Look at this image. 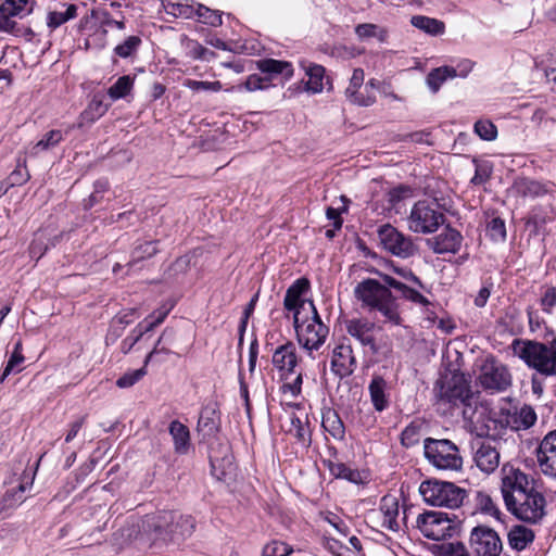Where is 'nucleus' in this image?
Returning a JSON list of instances; mask_svg holds the SVG:
<instances>
[{"mask_svg":"<svg viewBox=\"0 0 556 556\" xmlns=\"http://www.w3.org/2000/svg\"><path fill=\"white\" fill-rule=\"evenodd\" d=\"M381 278L383 283L372 278L358 282L354 288V296L362 303L363 307L379 312L392 325L400 326L402 317L399 312L396 298L393 296L390 288L399 291L402 298L415 304L422 306L430 304L429 300L419 291L406 286L394 277L381 275Z\"/></svg>","mask_w":556,"mask_h":556,"instance_id":"f257e3e1","label":"nucleus"},{"mask_svg":"<svg viewBox=\"0 0 556 556\" xmlns=\"http://www.w3.org/2000/svg\"><path fill=\"white\" fill-rule=\"evenodd\" d=\"M194 530L192 516L176 510H161L144 516L138 525L122 528L121 535L129 541L141 534L154 542L180 543L190 538Z\"/></svg>","mask_w":556,"mask_h":556,"instance_id":"f03ea898","label":"nucleus"},{"mask_svg":"<svg viewBox=\"0 0 556 556\" xmlns=\"http://www.w3.org/2000/svg\"><path fill=\"white\" fill-rule=\"evenodd\" d=\"M507 509L518 519L538 523L545 515V497L536 489H501Z\"/></svg>","mask_w":556,"mask_h":556,"instance_id":"7ed1b4c3","label":"nucleus"},{"mask_svg":"<svg viewBox=\"0 0 556 556\" xmlns=\"http://www.w3.org/2000/svg\"><path fill=\"white\" fill-rule=\"evenodd\" d=\"M511 350L514 355L540 375L556 376V350L543 345L540 341L528 339H515Z\"/></svg>","mask_w":556,"mask_h":556,"instance_id":"20e7f679","label":"nucleus"},{"mask_svg":"<svg viewBox=\"0 0 556 556\" xmlns=\"http://www.w3.org/2000/svg\"><path fill=\"white\" fill-rule=\"evenodd\" d=\"M463 521L454 514L426 510L416 518V528L428 540L445 541L460 535Z\"/></svg>","mask_w":556,"mask_h":556,"instance_id":"39448f33","label":"nucleus"},{"mask_svg":"<svg viewBox=\"0 0 556 556\" xmlns=\"http://www.w3.org/2000/svg\"><path fill=\"white\" fill-rule=\"evenodd\" d=\"M312 316L302 318L300 312L293 314V326L296 332V339L308 352L317 351L326 342L329 334V328L326 326L315 307L313 301H308Z\"/></svg>","mask_w":556,"mask_h":556,"instance_id":"423d86ee","label":"nucleus"},{"mask_svg":"<svg viewBox=\"0 0 556 556\" xmlns=\"http://www.w3.org/2000/svg\"><path fill=\"white\" fill-rule=\"evenodd\" d=\"M438 400L441 404H448L450 407H463V415L465 418L469 416L472 410L473 394L470 390L469 381L463 372H453L441 381Z\"/></svg>","mask_w":556,"mask_h":556,"instance_id":"0eeeda50","label":"nucleus"},{"mask_svg":"<svg viewBox=\"0 0 556 556\" xmlns=\"http://www.w3.org/2000/svg\"><path fill=\"white\" fill-rule=\"evenodd\" d=\"M426 459L437 469L458 471L463 467V457L458 446L447 439L426 438L424 440Z\"/></svg>","mask_w":556,"mask_h":556,"instance_id":"6e6552de","label":"nucleus"},{"mask_svg":"<svg viewBox=\"0 0 556 556\" xmlns=\"http://www.w3.org/2000/svg\"><path fill=\"white\" fill-rule=\"evenodd\" d=\"M445 222V215L438 205L426 200L418 201L410 210L408 229L416 233H433Z\"/></svg>","mask_w":556,"mask_h":556,"instance_id":"1a4fd4ad","label":"nucleus"},{"mask_svg":"<svg viewBox=\"0 0 556 556\" xmlns=\"http://www.w3.org/2000/svg\"><path fill=\"white\" fill-rule=\"evenodd\" d=\"M468 543L475 556H500L503 551L497 532L483 525L472 528Z\"/></svg>","mask_w":556,"mask_h":556,"instance_id":"9d476101","label":"nucleus"},{"mask_svg":"<svg viewBox=\"0 0 556 556\" xmlns=\"http://www.w3.org/2000/svg\"><path fill=\"white\" fill-rule=\"evenodd\" d=\"M378 237L382 247L391 254L408 258L414 256L418 248L410 237L400 232L390 224L382 225L378 230Z\"/></svg>","mask_w":556,"mask_h":556,"instance_id":"9b49d317","label":"nucleus"},{"mask_svg":"<svg viewBox=\"0 0 556 556\" xmlns=\"http://www.w3.org/2000/svg\"><path fill=\"white\" fill-rule=\"evenodd\" d=\"M479 382L485 390L501 392L510 386L511 376L505 365L486 358L480 368Z\"/></svg>","mask_w":556,"mask_h":556,"instance_id":"f8f14e48","label":"nucleus"},{"mask_svg":"<svg viewBox=\"0 0 556 556\" xmlns=\"http://www.w3.org/2000/svg\"><path fill=\"white\" fill-rule=\"evenodd\" d=\"M404 497L403 489H400L399 494L389 493L384 495L379 505V511L382 516L380 527L384 530L399 532L402 526H406V506L403 505V518L400 520V500Z\"/></svg>","mask_w":556,"mask_h":556,"instance_id":"ddd939ff","label":"nucleus"},{"mask_svg":"<svg viewBox=\"0 0 556 556\" xmlns=\"http://www.w3.org/2000/svg\"><path fill=\"white\" fill-rule=\"evenodd\" d=\"M424 501L431 506L458 508L467 496L466 489H418Z\"/></svg>","mask_w":556,"mask_h":556,"instance_id":"4468645a","label":"nucleus"},{"mask_svg":"<svg viewBox=\"0 0 556 556\" xmlns=\"http://www.w3.org/2000/svg\"><path fill=\"white\" fill-rule=\"evenodd\" d=\"M331 371L339 378L350 377L356 369L357 362L348 339L337 344L331 356Z\"/></svg>","mask_w":556,"mask_h":556,"instance_id":"2eb2a0df","label":"nucleus"},{"mask_svg":"<svg viewBox=\"0 0 556 556\" xmlns=\"http://www.w3.org/2000/svg\"><path fill=\"white\" fill-rule=\"evenodd\" d=\"M462 241V233L447 225L440 235L428 239L427 244L437 254H456L460 250Z\"/></svg>","mask_w":556,"mask_h":556,"instance_id":"dca6fc26","label":"nucleus"},{"mask_svg":"<svg viewBox=\"0 0 556 556\" xmlns=\"http://www.w3.org/2000/svg\"><path fill=\"white\" fill-rule=\"evenodd\" d=\"M538 462L544 475L556 479V430L548 432L541 441Z\"/></svg>","mask_w":556,"mask_h":556,"instance_id":"f3484780","label":"nucleus"},{"mask_svg":"<svg viewBox=\"0 0 556 556\" xmlns=\"http://www.w3.org/2000/svg\"><path fill=\"white\" fill-rule=\"evenodd\" d=\"M374 329L375 324L364 318H354L346 323L348 333L362 345L369 346L372 353H377L378 348L372 336Z\"/></svg>","mask_w":556,"mask_h":556,"instance_id":"a211bd4d","label":"nucleus"},{"mask_svg":"<svg viewBox=\"0 0 556 556\" xmlns=\"http://www.w3.org/2000/svg\"><path fill=\"white\" fill-rule=\"evenodd\" d=\"M309 281L307 278H299L296 279L286 291L283 306L288 311H292L293 314L295 312H300L302 314V309H304L305 304H308L309 300H304L302 296L308 291Z\"/></svg>","mask_w":556,"mask_h":556,"instance_id":"6ab92c4d","label":"nucleus"},{"mask_svg":"<svg viewBox=\"0 0 556 556\" xmlns=\"http://www.w3.org/2000/svg\"><path fill=\"white\" fill-rule=\"evenodd\" d=\"M365 73L363 68H355L352 77L350 78L349 86L344 94L348 101L358 106H370L374 104V98L368 94H363L361 88L364 85Z\"/></svg>","mask_w":556,"mask_h":556,"instance_id":"aec40b11","label":"nucleus"},{"mask_svg":"<svg viewBox=\"0 0 556 556\" xmlns=\"http://www.w3.org/2000/svg\"><path fill=\"white\" fill-rule=\"evenodd\" d=\"M273 365L280 372L293 374L298 365L296 348L293 342L278 346L273 354Z\"/></svg>","mask_w":556,"mask_h":556,"instance_id":"412c9836","label":"nucleus"},{"mask_svg":"<svg viewBox=\"0 0 556 556\" xmlns=\"http://www.w3.org/2000/svg\"><path fill=\"white\" fill-rule=\"evenodd\" d=\"M477 444L473 457L477 467L485 473L494 471L500 464V453L496 447L492 446L489 441L478 442Z\"/></svg>","mask_w":556,"mask_h":556,"instance_id":"4be33fe9","label":"nucleus"},{"mask_svg":"<svg viewBox=\"0 0 556 556\" xmlns=\"http://www.w3.org/2000/svg\"><path fill=\"white\" fill-rule=\"evenodd\" d=\"M256 68L264 74V77H270V81L278 75H281L285 80H289L294 72L290 62L275 59L258 60Z\"/></svg>","mask_w":556,"mask_h":556,"instance_id":"5701e85b","label":"nucleus"},{"mask_svg":"<svg viewBox=\"0 0 556 556\" xmlns=\"http://www.w3.org/2000/svg\"><path fill=\"white\" fill-rule=\"evenodd\" d=\"M388 382L379 375H374L368 386L370 401L377 412H383L389 407L390 401L387 394Z\"/></svg>","mask_w":556,"mask_h":556,"instance_id":"b1692460","label":"nucleus"},{"mask_svg":"<svg viewBox=\"0 0 556 556\" xmlns=\"http://www.w3.org/2000/svg\"><path fill=\"white\" fill-rule=\"evenodd\" d=\"M219 428V415L215 404L204 406L200 413L198 420V431L203 437L214 435Z\"/></svg>","mask_w":556,"mask_h":556,"instance_id":"393cba45","label":"nucleus"},{"mask_svg":"<svg viewBox=\"0 0 556 556\" xmlns=\"http://www.w3.org/2000/svg\"><path fill=\"white\" fill-rule=\"evenodd\" d=\"M109 109L103 102V96L94 94L87 108L80 113L77 128H83L86 124H92L102 117Z\"/></svg>","mask_w":556,"mask_h":556,"instance_id":"a878e982","label":"nucleus"},{"mask_svg":"<svg viewBox=\"0 0 556 556\" xmlns=\"http://www.w3.org/2000/svg\"><path fill=\"white\" fill-rule=\"evenodd\" d=\"M169 434L174 442V451L179 455H185L190 448V431L187 426L179 420H173L168 427Z\"/></svg>","mask_w":556,"mask_h":556,"instance_id":"bb28decb","label":"nucleus"},{"mask_svg":"<svg viewBox=\"0 0 556 556\" xmlns=\"http://www.w3.org/2000/svg\"><path fill=\"white\" fill-rule=\"evenodd\" d=\"M513 190L522 198H539L548 192L547 186L530 178L516 179Z\"/></svg>","mask_w":556,"mask_h":556,"instance_id":"cd10ccee","label":"nucleus"},{"mask_svg":"<svg viewBox=\"0 0 556 556\" xmlns=\"http://www.w3.org/2000/svg\"><path fill=\"white\" fill-rule=\"evenodd\" d=\"M211 468L212 475L217 479V481L226 484H230L232 482L236 467L232 463L231 456L225 455L220 459L211 457Z\"/></svg>","mask_w":556,"mask_h":556,"instance_id":"c85d7f7f","label":"nucleus"},{"mask_svg":"<svg viewBox=\"0 0 556 556\" xmlns=\"http://www.w3.org/2000/svg\"><path fill=\"white\" fill-rule=\"evenodd\" d=\"M180 45L187 58L192 60H210L215 58L216 53L203 47L199 41L189 38L187 35H181Z\"/></svg>","mask_w":556,"mask_h":556,"instance_id":"c756f323","label":"nucleus"},{"mask_svg":"<svg viewBox=\"0 0 556 556\" xmlns=\"http://www.w3.org/2000/svg\"><path fill=\"white\" fill-rule=\"evenodd\" d=\"M159 240L137 241L127 266L134 267L137 263L153 257L159 252Z\"/></svg>","mask_w":556,"mask_h":556,"instance_id":"7c9ffc66","label":"nucleus"},{"mask_svg":"<svg viewBox=\"0 0 556 556\" xmlns=\"http://www.w3.org/2000/svg\"><path fill=\"white\" fill-rule=\"evenodd\" d=\"M329 470L336 478L344 479L355 484L366 483L367 472L352 469L343 463H330Z\"/></svg>","mask_w":556,"mask_h":556,"instance_id":"2f4dec72","label":"nucleus"},{"mask_svg":"<svg viewBox=\"0 0 556 556\" xmlns=\"http://www.w3.org/2000/svg\"><path fill=\"white\" fill-rule=\"evenodd\" d=\"M534 540V532L521 525L514 526L508 532V544L513 549L523 551Z\"/></svg>","mask_w":556,"mask_h":556,"instance_id":"473e14b6","label":"nucleus"},{"mask_svg":"<svg viewBox=\"0 0 556 556\" xmlns=\"http://www.w3.org/2000/svg\"><path fill=\"white\" fill-rule=\"evenodd\" d=\"M501 486L505 488H521L528 486L529 484L528 476L510 464L503 465L501 469Z\"/></svg>","mask_w":556,"mask_h":556,"instance_id":"72a5a7b5","label":"nucleus"},{"mask_svg":"<svg viewBox=\"0 0 556 556\" xmlns=\"http://www.w3.org/2000/svg\"><path fill=\"white\" fill-rule=\"evenodd\" d=\"M321 426L324 427V429L327 432H329V434L332 438H334L337 440H342L344 438V434H345L344 424H343L342 419L340 418L339 414L337 413V410L328 408L323 414Z\"/></svg>","mask_w":556,"mask_h":556,"instance_id":"f704fd0d","label":"nucleus"},{"mask_svg":"<svg viewBox=\"0 0 556 556\" xmlns=\"http://www.w3.org/2000/svg\"><path fill=\"white\" fill-rule=\"evenodd\" d=\"M301 64L305 74L308 76L306 89L313 93L321 92L324 88L323 79L325 76V67L315 63L305 65V63L302 62Z\"/></svg>","mask_w":556,"mask_h":556,"instance_id":"c9c22d12","label":"nucleus"},{"mask_svg":"<svg viewBox=\"0 0 556 556\" xmlns=\"http://www.w3.org/2000/svg\"><path fill=\"white\" fill-rule=\"evenodd\" d=\"M457 76V71L452 66H441L432 70L426 78L429 89L435 93L439 91L442 84L448 79Z\"/></svg>","mask_w":556,"mask_h":556,"instance_id":"e433bc0d","label":"nucleus"},{"mask_svg":"<svg viewBox=\"0 0 556 556\" xmlns=\"http://www.w3.org/2000/svg\"><path fill=\"white\" fill-rule=\"evenodd\" d=\"M410 23L414 27L431 36L442 35L445 30V25L442 21L424 15H414L410 18Z\"/></svg>","mask_w":556,"mask_h":556,"instance_id":"4c0bfd02","label":"nucleus"},{"mask_svg":"<svg viewBox=\"0 0 556 556\" xmlns=\"http://www.w3.org/2000/svg\"><path fill=\"white\" fill-rule=\"evenodd\" d=\"M355 34L359 40L369 38H378L380 42H384L388 38V31L376 24L363 23L355 26Z\"/></svg>","mask_w":556,"mask_h":556,"instance_id":"58836bf2","label":"nucleus"},{"mask_svg":"<svg viewBox=\"0 0 556 556\" xmlns=\"http://www.w3.org/2000/svg\"><path fill=\"white\" fill-rule=\"evenodd\" d=\"M35 4L34 0H5L0 5V12H5L11 15L28 14L33 11Z\"/></svg>","mask_w":556,"mask_h":556,"instance_id":"ea45409f","label":"nucleus"},{"mask_svg":"<svg viewBox=\"0 0 556 556\" xmlns=\"http://www.w3.org/2000/svg\"><path fill=\"white\" fill-rule=\"evenodd\" d=\"M77 7L75 4H67L64 12L52 11L48 13L47 25L51 29H55L66 23L67 21L76 17Z\"/></svg>","mask_w":556,"mask_h":556,"instance_id":"a19ab883","label":"nucleus"},{"mask_svg":"<svg viewBox=\"0 0 556 556\" xmlns=\"http://www.w3.org/2000/svg\"><path fill=\"white\" fill-rule=\"evenodd\" d=\"M134 78L129 75L121 76L109 89L108 94L112 100L125 98L132 89Z\"/></svg>","mask_w":556,"mask_h":556,"instance_id":"79ce46f5","label":"nucleus"},{"mask_svg":"<svg viewBox=\"0 0 556 556\" xmlns=\"http://www.w3.org/2000/svg\"><path fill=\"white\" fill-rule=\"evenodd\" d=\"M25 489H11L8 490L0 498V515L8 509L14 508L24 502Z\"/></svg>","mask_w":556,"mask_h":556,"instance_id":"37998d69","label":"nucleus"},{"mask_svg":"<svg viewBox=\"0 0 556 556\" xmlns=\"http://www.w3.org/2000/svg\"><path fill=\"white\" fill-rule=\"evenodd\" d=\"M421 439V424L410 422L401 433V442L406 447L415 446Z\"/></svg>","mask_w":556,"mask_h":556,"instance_id":"c03bdc74","label":"nucleus"},{"mask_svg":"<svg viewBox=\"0 0 556 556\" xmlns=\"http://www.w3.org/2000/svg\"><path fill=\"white\" fill-rule=\"evenodd\" d=\"M63 140V132L60 129L48 131L34 147L36 152L47 151L56 147Z\"/></svg>","mask_w":556,"mask_h":556,"instance_id":"a18cd8bd","label":"nucleus"},{"mask_svg":"<svg viewBox=\"0 0 556 556\" xmlns=\"http://www.w3.org/2000/svg\"><path fill=\"white\" fill-rule=\"evenodd\" d=\"M291 432L293 435L304 445H308L311 443V430L308 427L307 420L304 422L298 416L292 417L291 419Z\"/></svg>","mask_w":556,"mask_h":556,"instance_id":"49530a36","label":"nucleus"},{"mask_svg":"<svg viewBox=\"0 0 556 556\" xmlns=\"http://www.w3.org/2000/svg\"><path fill=\"white\" fill-rule=\"evenodd\" d=\"M173 339L174 331L169 328H165L156 341L153 350L147 355L144 359V366H147L160 353L169 354V350L163 346L162 343H172Z\"/></svg>","mask_w":556,"mask_h":556,"instance_id":"de8ad7c7","label":"nucleus"},{"mask_svg":"<svg viewBox=\"0 0 556 556\" xmlns=\"http://www.w3.org/2000/svg\"><path fill=\"white\" fill-rule=\"evenodd\" d=\"M476 502L477 508L480 511L488 514L496 519H500L501 511L497 508V506L493 503L489 494L484 493L483 491L477 492Z\"/></svg>","mask_w":556,"mask_h":556,"instance_id":"09e8293b","label":"nucleus"},{"mask_svg":"<svg viewBox=\"0 0 556 556\" xmlns=\"http://www.w3.org/2000/svg\"><path fill=\"white\" fill-rule=\"evenodd\" d=\"M270 77H264L257 74H252L248 76L247 80L243 85H239L236 88L238 90L245 89L247 91H256V90H265L269 88Z\"/></svg>","mask_w":556,"mask_h":556,"instance_id":"8fccbe9b","label":"nucleus"},{"mask_svg":"<svg viewBox=\"0 0 556 556\" xmlns=\"http://www.w3.org/2000/svg\"><path fill=\"white\" fill-rule=\"evenodd\" d=\"M141 38L138 36H129L124 42L114 48V52L119 58L126 59L131 56L140 47Z\"/></svg>","mask_w":556,"mask_h":556,"instance_id":"3c124183","label":"nucleus"},{"mask_svg":"<svg viewBox=\"0 0 556 556\" xmlns=\"http://www.w3.org/2000/svg\"><path fill=\"white\" fill-rule=\"evenodd\" d=\"M475 132L485 141H493L497 137L496 126L488 119H480L475 123Z\"/></svg>","mask_w":556,"mask_h":556,"instance_id":"603ef678","label":"nucleus"},{"mask_svg":"<svg viewBox=\"0 0 556 556\" xmlns=\"http://www.w3.org/2000/svg\"><path fill=\"white\" fill-rule=\"evenodd\" d=\"M440 556H472L467 546L460 542H448L439 545Z\"/></svg>","mask_w":556,"mask_h":556,"instance_id":"864d4df0","label":"nucleus"},{"mask_svg":"<svg viewBox=\"0 0 556 556\" xmlns=\"http://www.w3.org/2000/svg\"><path fill=\"white\" fill-rule=\"evenodd\" d=\"M536 421V413L535 410L529 406L523 405L519 412L516 414L515 422L517 424V428L528 429L532 427Z\"/></svg>","mask_w":556,"mask_h":556,"instance_id":"5fc2aeb1","label":"nucleus"},{"mask_svg":"<svg viewBox=\"0 0 556 556\" xmlns=\"http://www.w3.org/2000/svg\"><path fill=\"white\" fill-rule=\"evenodd\" d=\"M197 16L200 22L214 27L223 24L222 15L217 11H213L203 4H198Z\"/></svg>","mask_w":556,"mask_h":556,"instance_id":"6e6d98bb","label":"nucleus"},{"mask_svg":"<svg viewBox=\"0 0 556 556\" xmlns=\"http://www.w3.org/2000/svg\"><path fill=\"white\" fill-rule=\"evenodd\" d=\"M185 86L192 91H212L218 92L222 90V83L218 80L215 81H202V80H193L187 79L185 81Z\"/></svg>","mask_w":556,"mask_h":556,"instance_id":"4d7b16f0","label":"nucleus"},{"mask_svg":"<svg viewBox=\"0 0 556 556\" xmlns=\"http://www.w3.org/2000/svg\"><path fill=\"white\" fill-rule=\"evenodd\" d=\"M486 230L491 239L495 241H504L506 239L505 222L501 217L492 218L486 226Z\"/></svg>","mask_w":556,"mask_h":556,"instance_id":"13d9d810","label":"nucleus"},{"mask_svg":"<svg viewBox=\"0 0 556 556\" xmlns=\"http://www.w3.org/2000/svg\"><path fill=\"white\" fill-rule=\"evenodd\" d=\"M146 374L147 370L146 366L143 365V367L132 370L130 372H126L122 377H119L116 381V386L122 389L130 388L140 379H142Z\"/></svg>","mask_w":556,"mask_h":556,"instance_id":"bf43d9fd","label":"nucleus"},{"mask_svg":"<svg viewBox=\"0 0 556 556\" xmlns=\"http://www.w3.org/2000/svg\"><path fill=\"white\" fill-rule=\"evenodd\" d=\"M30 178V175L26 168L25 165H17V167L10 174L7 186L4 188H8V190L14 186H21L28 181Z\"/></svg>","mask_w":556,"mask_h":556,"instance_id":"052dcab7","label":"nucleus"},{"mask_svg":"<svg viewBox=\"0 0 556 556\" xmlns=\"http://www.w3.org/2000/svg\"><path fill=\"white\" fill-rule=\"evenodd\" d=\"M292 552L286 543L271 541L263 548V556H288Z\"/></svg>","mask_w":556,"mask_h":556,"instance_id":"680f3d73","label":"nucleus"},{"mask_svg":"<svg viewBox=\"0 0 556 556\" xmlns=\"http://www.w3.org/2000/svg\"><path fill=\"white\" fill-rule=\"evenodd\" d=\"M24 355L18 351H13L5 367H4V376H9L12 372L22 371L21 364L24 362Z\"/></svg>","mask_w":556,"mask_h":556,"instance_id":"e2e57ef3","label":"nucleus"},{"mask_svg":"<svg viewBox=\"0 0 556 556\" xmlns=\"http://www.w3.org/2000/svg\"><path fill=\"white\" fill-rule=\"evenodd\" d=\"M556 305V288L547 287L541 298V306L544 312L551 313Z\"/></svg>","mask_w":556,"mask_h":556,"instance_id":"0e129e2a","label":"nucleus"},{"mask_svg":"<svg viewBox=\"0 0 556 556\" xmlns=\"http://www.w3.org/2000/svg\"><path fill=\"white\" fill-rule=\"evenodd\" d=\"M303 383L302 374H298L292 382H286L281 387L282 393H289L292 397H298L301 394V388Z\"/></svg>","mask_w":556,"mask_h":556,"instance_id":"69168bd1","label":"nucleus"},{"mask_svg":"<svg viewBox=\"0 0 556 556\" xmlns=\"http://www.w3.org/2000/svg\"><path fill=\"white\" fill-rule=\"evenodd\" d=\"M348 212V206L344 205L341 210L333 208L331 206L327 207L326 216L329 220H332V225L334 229H341L343 219L341 217L342 213Z\"/></svg>","mask_w":556,"mask_h":556,"instance_id":"338daca9","label":"nucleus"},{"mask_svg":"<svg viewBox=\"0 0 556 556\" xmlns=\"http://www.w3.org/2000/svg\"><path fill=\"white\" fill-rule=\"evenodd\" d=\"M170 13L174 14L175 16L190 18L194 14L197 15V9H194L193 5L175 3V4H172Z\"/></svg>","mask_w":556,"mask_h":556,"instance_id":"774afa93","label":"nucleus"}]
</instances>
